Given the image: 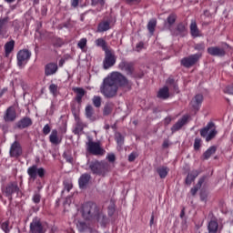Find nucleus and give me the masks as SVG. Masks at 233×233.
<instances>
[{
  "label": "nucleus",
  "instance_id": "nucleus-1",
  "mask_svg": "<svg viewBox=\"0 0 233 233\" xmlns=\"http://www.w3.org/2000/svg\"><path fill=\"white\" fill-rule=\"evenodd\" d=\"M132 86L123 74L113 72L107 77L104 78L100 86V93L106 99H113L117 96L119 87L130 89Z\"/></svg>",
  "mask_w": 233,
  "mask_h": 233
},
{
  "label": "nucleus",
  "instance_id": "nucleus-2",
  "mask_svg": "<svg viewBox=\"0 0 233 233\" xmlns=\"http://www.w3.org/2000/svg\"><path fill=\"white\" fill-rule=\"evenodd\" d=\"M82 216L84 219H95V221L100 223L102 227H105L106 223H108L106 215H105L94 202H86L82 206Z\"/></svg>",
  "mask_w": 233,
  "mask_h": 233
},
{
  "label": "nucleus",
  "instance_id": "nucleus-3",
  "mask_svg": "<svg viewBox=\"0 0 233 233\" xmlns=\"http://www.w3.org/2000/svg\"><path fill=\"white\" fill-rule=\"evenodd\" d=\"M89 169L92 174L106 177V174L110 172V164L105 161L95 160L89 163Z\"/></svg>",
  "mask_w": 233,
  "mask_h": 233
},
{
  "label": "nucleus",
  "instance_id": "nucleus-4",
  "mask_svg": "<svg viewBox=\"0 0 233 233\" xmlns=\"http://www.w3.org/2000/svg\"><path fill=\"white\" fill-rule=\"evenodd\" d=\"M201 137H206V141H212L218 136V130H216V124L214 122H208L207 126L200 129Z\"/></svg>",
  "mask_w": 233,
  "mask_h": 233
},
{
  "label": "nucleus",
  "instance_id": "nucleus-5",
  "mask_svg": "<svg viewBox=\"0 0 233 233\" xmlns=\"http://www.w3.org/2000/svg\"><path fill=\"white\" fill-rule=\"evenodd\" d=\"M86 145L87 152L93 156H105L106 154L105 148L101 147V142H95L92 138H89Z\"/></svg>",
  "mask_w": 233,
  "mask_h": 233
},
{
  "label": "nucleus",
  "instance_id": "nucleus-6",
  "mask_svg": "<svg viewBox=\"0 0 233 233\" xmlns=\"http://www.w3.org/2000/svg\"><path fill=\"white\" fill-rule=\"evenodd\" d=\"M45 168H37V165H33L27 169V174L30 179H33V181H35V179H37V176L40 177L41 178L45 177Z\"/></svg>",
  "mask_w": 233,
  "mask_h": 233
},
{
  "label": "nucleus",
  "instance_id": "nucleus-7",
  "mask_svg": "<svg viewBox=\"0 0 233 233\" xmlns=\"http://www.w3.org/2000/svg\"><path fill=\"white\" fill-rule=\"evenodd\" d=\"M9 156L10 157H15V159H18V157H21V156H23V146H21V143L19 141L15 140L14 143L11 144L9 149Z\"/></svg>",
  "mask_w": 233,
  "mask_h": 233
},
{
  "label": "nucleus",
  "instance_id": "nucleus-8",
  "mask_svg": "<svg viewBox=\"0 0 233 233\" xmlns=\"http://www.w3.org/2000/svg\"><path fill=\"white\" fill-rule=\"evenodd\" d=\"M201 58V54H194L189 56L184 57L181 59V65L182 66H185V68H190L196 65Z\"/></svg>",
  "mask_w": 233,
  "mask_h": 233
},
{
  "label": "nucleus",
  "instance_id": "nucleus-9",
  "mask_svg": "<svg viewBox=\"0 0 233 233\" xmlns=\"http://www.w3.org/2000/svg\"><path fill=\"white\" fill-rule=\"evenodd\" d=\"M105 54L104 68L105 70H108V68H112L116 65L117 58L112 50L106 51Z\"/></svg>",
  "mask_w": 233,
  "mask_h": 233
},
{
  "label": "nucleus",
  "instance_id": "nucleus-10",
  "mask_svg": "<svg viewBox=\"0 0 233 233\" xmlns=\"http://www.w3.org/2000/svg\"><path fill=\"white\" fill-rule=\"evenodd\" d=\"M135 65L136 64L134 62H128L123 59L119 63L118 68L123 72H126L127 76H134V72H136V68L134 67Z\"/></svg>",
  "mask_w": 233,
  "mask_h": 233
},
{
  "label": "nucleus",
  "instance_id": "nucleus-11",
  "mask_svg": "<svg viewBox=\"0 0 233 233\" xmlns=\"http://www.w3.org/2000/svg\"><path fill=\"white\" fill-rule=\"evenodd\" d=\"M46 229L41 223V219L39 218H33L32 222L30 223V231L29 233H45Z\"/></svg>",
  "mask_w": 233,
  "mask_h": 233
},
{
  "label": "nucleus",
  "instance_id": "nucleus-12",
  "mask_svg": "<svg viewBox=\"0 0 233 233\" xmlns=\"http://www.w3.org/2000/svg\"><path fill=\"white\" fill-rule=\"evenodd\" d=\"M4 192L7 198H12L13 194H19L20 189L17 182H10L7 184Z\"/></svg>",
  "mask_w": 233,
  "mask_h": 233
},
{
  "label": "nucleus",
  "instance_id": "nucleus-13",
  "mask_svg": "<svg viewBox=\"0 0 233 233\" xmlns=\"http://www.w3.org/2000/svg\"><path fill=\"white\" fill-rule=\"evenodd\" d=\"M31 56H32V53H30V51H28L27 49L20 50L17 54L18 66H23V64L26 63V61L30 59Z\"/></svg>",
  "mask_w": 233,
  "mask_h": 233
},
{
  "label": "nucleus",
  "instance_id": "nucleus-14",
  "mask_svg": "<svg viewBox=\"0 0 233 233\" xmlns=\"http://www.w3.org/2000/svg\"><path fill=\"white\" fill-rule=\"evenodd\" d=\"M171 35L180 37H185L187 35V25L183 23H179L175 29L169 28Z\"/></svg>",
  "mask_w": 233,
  "mask_h": 233
},
{
  "label": "nucleus",
  "instance_id": "nucleus-15",
  "mask_svg": "<svg viewBox=\"0 0 233 233\" xmlns=\"http://www.w3.org/2000/svg\"><path fill=\"white\" fill-rule=\"evenodd\" d=\"M4 119L6 123H12L17 119V113L15 112V108H14V106H10L6 109Z\"/></svg>",
  "mask_w": 233,
  "mask_h": 233
},
{
  "label": "nucleus",
  "instance_id": "nucleus-16",
  "mask_svg": "<svg viewBox=\"0 0 233 233\" xmlns=\"http://www.w3.org/2000/svg\"><path fill=\"white\" fill-rule=\"evenodd\" d=\"M208 54H209V56H213L214 57H223L227 53L223 47L210 46L208 48Z\"/></svg>",
  "mask_w": 233,
  "mask_h": 233
},
{
  "label": "nucleus",
  "instance_id": "nucleus-17",
  "mask_svg": "<svg viewBox=\"0 0 233 233\" xmlns=\"http://www.w3.org/2000/svg\"><path fill=\"white\" fill-rule=\"evenodd\" d=\"M85 116L88 121L94 123V121H97V116L96 115V111H94V106L92 105H87L85 108Z\"/></svg>",
  "mask_w": 233,
  "mask_h": 233
},
{
  "label": "nucleus",
  "instance_id": "nucleus-18",
  "mask_svg": "<svg viewBox=\"0 0 233 233\" xmlns=\"http://www.w3.org/2000/svg\"><path fill=\"white\" fill-rule=\"evenodd\" d=\"M188 121V116H183L178 121L171 127V132L174 134L177 130H181Z\"/></svg>",
  "mask_w": 233,
  "mask_h": 233
},
{
  "label": "nucleus",
  "instance_id": "nucleus-19",
  "mask_svg": "<svg viewBox=\"0 0 233 233\" xmlns=\"http://www.w3.org/2000/svg\"><path fill=\"white\" fill-rule=\"evenodd\" d=\"M49 141L50 143H52V145H61V142L63 141V137H59L57 129L52 130L49 136Z\"/></svg>",
  "mask_w": 233,
  "mask_h": 233
},
{
  "label": "nucleus",
  "instance_id": "nucleus-20",
  "mask_svg": "<svg viewBox=\"0 0 233 233\" xmlns=\"http://www.w3.org/2000/svg\"><path fill=\"white\" fill-rule=\"evenodd\" d=\"M73 92L76 94L75 100L78 105H81L83 102V97H85V95L86 94V91L83 87H73Z\"/></svg>",
  "mask_w": 233,
  "mask_h": 233
},
{
  "label": "nucleus",
  "instance_id": "nucleus-21",
  "mask_svg": "<svg viewBox=\"0 0 233 233\" xmlns=\"http://www.w3.org/2000/svg\"><path fill=\"white\" fill-rule=\"evenodd\" d=\"M92 179V176L88 173H85L80 176L78 179V184L80 188H86V185L90 183V180Z\"/></svg>",
  "mask_w": 233,
  "mask_h": 233
},
{
  "label": "nucleus",
  "instance_id": "nucleus-22",
  "mask_svg": "<svg viewBox=\"0 0 233 233\" xmlns=\"http://www.w3.org/2000/svg\"><path fill=\"white\" fill-rule=\"evenodd\" d=\"M16 127L20 130L28 128V127H32V119L30 117H24L16 123Z\"/></svg>",
  "mask_w": 233,
  "mask_h": 233
},
{
  "label": "nucleus",
  "instance_id": "nucleus-23",
  "mask_svg": "<svg viewBox=\"0 0 233 233\" xmlns=\"http://www.w3.org/2000/svg\"><path fill=\"white\" fill-rule=\"evenodd\" d=\"M57 64L56 63H49L46 66L45 68V75L46 76H54V74H56V72H57Z\"/></svg>",
  "mask_w": 233,
  "mask_h": 233
},
{
  "label": "nucleus",
  "instance_id": "nucleus-24",
  "mask_svg": "<svg viewBox=\"0 0 233 233\" xmlns=\"http://www.w3.org/2000/svg\"><path fill=\"white\" fill-rule=\"evenodd\" d=\"M190 34L192 37H202L203 35L201 34V31H199V28H198V24L196 21H192L190 24Z\"/></svg>",
  "mask_w": 233,
  "mask_h": 233
},
{
  "label": "nucleus",
  "instance_id": "nucleus-25",
  "mask_svg": "<svg viewBox=\"0 0 233 233\" xmlns=\"http://www.w3.org/2000/svg\"><path fill=\"white\" fill-rule=\"evenodd\" d=\"M201 103H203V96L201 94L196 95L193 100L191 101L192 107L195 110H199V107L201 106Z\"/></svg>",
  "mask_w": 233,
  "mask_h": 233
},
{
  "label": "nucleus",
  "instance_id": "nucleus-26",
  "mask_svg": "<svg viewBox=\"0 0 233 233\" xmlns=\"http://www.w3.org/2000/svg\"><path fill=\"white\" fill-rule=\"evenodd\" d=\"M208 233H218L219 232V223L218 220H210L208 224Z\"/></svg>",
  "mask_w": 233,
  "mask_h": 233
},
{
  "label": "nucleus",
  "instance_id": "nucleus-27",
  "mask_svg": "<svg viewBox=\"0 0 233 233\" xmlns=\"http://www.w3.org/2000/svg\"><path fill=\"white\" fill-rule=\"evenodd\" d=\"M199 174H201V171L199 170H193L191 173L187 174L186 177V185H192V182L195 181Z\"/></svg>",
  "mask_w": 233,
  "mask_h": 233
},
{
  "label": "nucleus",
  "instance_id": "nucleus-28",
  "mask_svg": "<svg viewBox=\"0 0 233 233\" xmlns=\"http://www.w3.org/2000/svg\"><path fill=\"white\" fill-rule=\"evenodd\" d=\"M110 29V21H102L97 25V32L103 33V32H108Z\"/></svg>",
  "mask_w": 233,
  "mask_h": 233
},
{
  "label": "nucleus",
  "instance_id": "nucleus-29",
  "mask_svg": "<svg viewBox=\"0 0 233 233\" xmlns=\"http://www.w3.org/2000/svg\"><path fill=\"white\" fill-rule=\"evenodd\" d=\"M206 179H207V176H203L202 177H200L198 179L197 186L192 187L190 190L192 196H195L196 194H198V190H199V188H201V187L205 183Z\"/></svg>",
  "mask_w": 233,
  "mask_h": 233
},
{
  "label": "nucleus",
  "instance_id": "nucleus-30",
  "mask_svg": "<svg viewBox=\"0 0 233 233\" xmlns=\"http://www.w3.org/2000/svg\"><path fill=\"white\" fill-rule=\"evenodd\" d=\"M15 46V41L11 40L5 45V56L8 57L10 54L14 51V46Z\"/></svg>",
  "mask_w": 233,
  "mask_h": 233
},
{
  "label": "nucleus",
  "instance_id": "nucleus-31",
  "mask_svg": "<svg viewBox=\"0 0 233 233\" xmlns=\"http://www.w3.org/2000/svg\"><path fill=\"white\" fill-rule=\"evenodd\" d=\"M96 45L97 46H99L100 48H102V50H104V52H108V45L106 44V41L103 38H98L95 41Z\"/></svg>",
  "mask_w": 233,
  "mask_h": 233
},
{
  "label": "nucleus",
  "instance_id": "nucleus-32",
  "mask_svg": "<svg viewBox=\"0 0 233 233\" xmlns=\"http://www.w3.org/2000/svg\"><path fill=\"white\" fill-rule=\"evenodd\" d=\"M169 96L170 94L168 93L167 86H164L158 91L157 97H159L160 99H168Z\"/></svg>",
  "mask_w": 233,
  "mask_h": 233
},
{
  "label": "nucleus",
  "instance_id": "nucleus-33",
  "mask_svg": "<svg viewBox=\"0 0 233 233\" xmlns=\"http://www.w3.org/2000/svg\"><path fill=\"white\" fill-rule=\"evenodd\" d=\"M194 50H196L197 54H201V57H203V52H205V49L207 48V46H205V42H200L198 44H195L193 46Z\"/></svg>",
  "mask_w": 233,
  "mask_h": 233
},
{
  "label": "nucleus",
  "instance_id": "nucleus-34",
  "mask_svg": "<svg viewBox=\"0 0 233 233\" xmlns=\"http://www.w3.org/2000/svg\"><path fill=\"white\" fill-rule=\"evenodd\" d=\"M112 110H114V104L110 102L106 103L103 109V116H110Z\"/></svg>",
  "mask_w": 233,
  "mask_h": 233
},
{
  "label": "nucleus",
  "instance_id": "nucleus-35",
  "mask_svg": "<svg viewBox=\"0 0 233 233\" xmlns=\"http://www.w3.org/2000/svg\"><path fill=\"white\" fill-rule=\"evenodd\" d=\"M85 124L80 119H77L74 134L79 136V134H81V132H83V130L85 129Z\"/></svg>",
  "mask_w": 233,
  "mask_h": 233
},
{
  "label": "nucleus",
  "instance_id": "nucleus-36",
  "mask_svg": "<svg viewBox=\"0 0 233 233\" xmlns=\"http://www.w3.org/2000/svg\"><path fill=\"white\" fill-rule=\"evenodd\" d=\"M168 167H159L157 168V172L159 175V177H161V179H165V177H167V176H168Z\"/></svg>",
  "mask_w": 233,
  "mask_h": 233
},
{
  "label": "nucleus",
  "instance_id": "nucleus-37",
  "mask_svg": "<svg viewBox=\"0 0 233 233\" xmlns=\"http://www.w3.org/2000/svg\"><path fill=\"white\" fill-rule=\"evenodd\" d=\"M157 25V20L151 19L147 24V30L151 35H154V32H156V26Z\"/></svg>",
  "mask_w": 233,
  "mask_h": 233
},
{
  "label": "nucleus",
  "instance_id": "nucleus-38",
  "mask_svg": "<svg viewBox=\"0 0 233 233\" xmlns=\"http://www.w3.org/2000/svg\"><path fill=\"white\" fill-rule=\"evenodd\" d=\"M216 150H217V148H216L215 146L210 147L203 154L204 159H209V157H210L211 156H213V154H216Z\"/></svg>",
  "mask_w": 233,
  "mask_h": 233
},
{
  "label": "nucleus",
  "instance_id": "nucleus-39",
  "mask_svg": "<svg viewBox=\"0 0 233 233\" xmlns=\"http://www.w3.org/2000/svg\"><path fill=\"white\" fill-rule=\"evenodd\" d=\"M8 21H10L8 16L0 19V35L3 34V30H5L6 25H8Z\"/></svg>",
  "mask_w": 233,
  "mask_h": 233
},
{
  "label": "nucleus",
  "instance_id": "nucleus-40",
  "mask_svg": "<svg viewBox=\"0 0 233 233\" xmlns=\"http://www.w3.org/2000/svg\"><path fill=\"white\" fill-rule=\"evenodd\" d=\"M76 228L79 230V232H86L88 229V226L86 222L78 221L76 224Z\"/></svg>",
  "mask_w": 233,
  "mask_h": 233
},
{
  "label": "nucleus",
  "instance_id": "nucleus-41",
  "mask_svg": "<svg viewBox=\"0 0 233 233\" xmlns=\"http://www.w3.org/2000/svg\"><path fill=\"white\" fill-rule=\"evenodd\" d=\"M92 6H97L100 5V8L97 9V12H101L102 8L105 6V0H91Z\"/></svg>",
  "mask_w": 233,
  "mask_h": 233
},
{
  "label": "nucleus",
  "instance_id": "nucleus-42",
  "mask_svg": "<svg viewBox=\"0 0 233 233\" xmlns=\"http://www.w3.org/2000/svg\"><path fill=\"white\" fill-rule=\"evenodd\" d=\"M86 43H88V40H86V38H81L77 43V46L78 48L81 49L82 52H85V48L86 47Z\"/></svg>",
  "mask_w": 233,
  "mask_h": 233
},
{
  "label": "nucleus",
  "instance_id": "nucleus-43",
  "mask_svg": "<svg viewBox=\"0 0 233 233\" xmlns=\"http://www.w3.org/2000/svg\"><path fill=\"white\" fill-rule=\"evenodd\" d=\"M92 103L96 108H99L101 106V96H95L92 98Z\"/></svg>",
  "mask_w": 233,
  "mask_h": 233
},
{
  "label": "nucleus",
  "instance_id": "nucleus-44",
  "mask_svg": "<svg viewBox=\"0 0 233 233\" xmlns=\"http://www.w3.org/2000/svg\"><path fill=\"white\" fill-rule=\"evenodd\" d=\"M0 227L5 233H9L10 232V221L6 220L0 224Z\"/></svg>",
  "mask_w": 233,
  "mask_h": 233
},
{
  "label": "nucleus",
  "instance_id": "nucleus-45",
  "mask_svg": "<svg viewBox=\"0 0 233 233\" xmlns=\"http://www.w3.org/2000/svg\"><path fill=\"white\" fill-rule=\"evenodd\" d=\"M224 94L233 96V84H230L224 88Z\"/></svg>",
  "mask_w": 233,
  "mask_h": 233
},
{
  "label": "nucleus",
  "instance_id": "nucleus-46",
  "mask_svg": "<svg viewBox=\"0 0 233 233\" xmlns=\"http://www.w3.org/2000/svg\"><path fill=\"white\" fill-rule=\"evenodd\" d=\"M176 19H177L176 15H174V14L169 15L168 17H167L168 25L170 26H172V25H174V23H176Z\"/></svg>",
  "mask_w": 233,
  "mask_h": 233
},
{
  "label": "nucleus",
  "instance_id": "nucleus-47",
  "mask_svg": "<svg viewBox=\"0 0 233 233\" xmlns=\"http://www.w3.org/2000/svg\"><path fill=\"white\" fill-rule=\"evenodd\" d=\"M64 187H65V189L67 192H69L74 187V185L72 184V182L66 180V181H64Z\"/></svg>",
  "mask_w": 233,
  "mask_h": 233
},
{
  "label": "nucleus",
  "instance_id": "nucleus-48",
  "mask_svg": "<svg viewBox=\"0 0 233 233\" xmlns=\"http://www.w3.org/2000/svg\"><path fill=\"white\" fill-rule=\"evenodd\" d=\"M116 139L118 145H123V143L125 142V137H123V135H121V133L116 134Z\"/></svg>",
  "mask_w": 233,
  "mask_h": 233
},
{
  "label": "nucleus",
  "instance_id": "nucleus-49",
  "mask_svg": "<svg viewBox=\"0 0 233 233\" xmlns=\"http://www.w3.org/2000/svg\"><path fill=\"white\" fill-rule=\"evenodd\" d=\"M49 91L51 92V94H53V96H56L57 94V85L51 84L49 86Z\"/></svg>",
  "mask_w": 233,
  "mask_h": 233
},
{
  "label": "nucleus",
  "instance_id": "nucleus-50",
  "mask_svg": "<svg viewBox=\"0 0 233 233\" xmlns=\"http://www.w3.org/2000/svg\"><path fill=\"white\" fill-rule=\"evenodd\" d=\"M195 150H199L201 148V138H196L194 142Z\"/></svg>",
  "mask_w": 233,
  "mask_h": 233
},
{
  "label": "nucleus",
  "instance_id": "nucleus-51",
  "mask_svg": "<svg viewBox=\"0 0 233 233\" xmlns=\"http://www.w3.org/2000/svg\"><path fill=\"white\" fill-rule=\"evenodd\" d=\"M52 130V128H50V125L46 124L44 127H43V134L45 136H48V134H50V131Z\"/></svg>",
  "mask_w": 233,
  "mask_h": 233
},
{
  "label": "nucleus",
  "instance_id": "nucleus-52",
  "mask_svg": "<svg viewBox=\"0 0 233 233\" xmlns=\"http://www.w3.org/2000/svg\"><path fill=\"white\" fill-rule=\"evenodd\" d=\"M33 201L34 203H40L41 202V195L39 193H35L34 196H33Z\"/></svg>",
  "mask_w": 233,
  "mask_h": 233
},
{
  "label": "nucleus",
  "instance_id": "nucleus-53",
  "mask_svg": "<svg viewBox=\"0 0 233 233\" xmlns=\"http://www.w3.org/2000/svg\"><path fill=\"white\" fill-rule=\"evenodd\" d=\"M167 83V85H172L174 89L177 91V86L176 85V81L174 80V78H168Z\"/></svg>",
  "mask_w": 233,
  "mask_h": 233
},
{
  "label": "nucleus",
  "instance_id": "nucleus-54",
  "mask_svg": "<svg viewBox=\"0 0 233 233\" xmlns=\"http://www.w3.org/2000/svg\"><path fill=\"white\" fill-rule=\"evenodd\" d=\"M114 212H116V208H114V206H109L107 208L108 216L110 217L114 216Z\"/></svg>",
  "mask_w": 233,
  "mask_h": 233
},
{
  "label": "nucleus",
  "instance_id": "nucleus-55",
  "mask_svg": "<svg viewBox=\"0 0 233 233\" xmlns=\"http://www.w3.org/2000/svg\"><path fill=\"white\" fill-rule=\"evenodd\" d=\"M63 157H65L66 161H67V163H72L74 161V158L66 153H64Z\"/></svg>",
  "mask_w": 233,
  "mask_h": 233
},
{
  "label": "nucleus",
  "instance_id": "nucleus-56",
  "mask_svg": "<svg viewBox=\"0 0 233 233\" xmlns=\"http://www.w3.org/2000/svg\"><path fill=\"white\" fill-rule=\"evenodd\" d=\"M145 46V44L143 42H139L138 44H137L136 48H137V52H141V50H143Z\"/></svg>",
  "mask_w": 233,
  "mask_h": 233
},
{
  "label": "nucleus",
  "instance_id": "nucleus-57",
  "mask_svg": "<svg viewBox=\"0 0 233 233\" xmlns=\"http://www.w3.org/2000/svg\"><path fill=\"white\" fill-rule=\"evenodd\" d=\"M136 157H137V153H131L128 156V161H130V163H132L133 161H136Z\"/></svg>",
  "mask_w": 233,
  "mask_h": 233
},
{
  "label": "nucleus",
  "instance_id": "nucleus-58",
  "mask_svg": "<svg viewBox=\"0 0 233 233\" xmlns=\"http://www.w3.org/2000/svg\"><path fill=\"white\" fill-rule=\"evenodd\" d=\"M64 45H65V43L61 39H56V43H54V46H56L58 48Z\"/></svg>",
  "mask_w": 233,
  "mask_h": 233
},
{
  "label": "nucleus",
  "instance_id": "nucleus-59",
  "mask_svg": "<svg viewBox=\"0 0 233 233\" xmlns=\"http://www.w3.org/2000/svg\"><path fill=\"white\" fill-rule=\"evenodd\" d=\"M107 159H108L109 163H114V161H116V155H114V154L108 155Z\"/></svg>",
  "mask_w": 233,
  "mask_h": 233
},
{
  "label": "nucleus",
  "instance_id": "nucleus-60",
  "mask_svg": "<svg viewBox=\"0 0 233 233\" xmlns=\"http://www.w3.org/2000/svg\"><path fill=\"white\" fill-rule=\"evenodd\" d=\"M132 76H133V77H137L138 79H141L145 76V73H143V72L134 73Z\"/></svg>",
  "mask_w": 233,
  "mask_h": 233
},
{
  "label": "nucleus",
  "instance_id": "nucleus-61",
  "mask_svg": "<svg viewBox=\"0 0 233 233\" xmlns=\"http://www.w3.org/2000/svg\"><path fill=\"white\" fill-rule=\"evenodd\" d=\"M78 5L79 0H71V6H73V8H77Z\"/></svg>",
  "mask_w": 233,
  "mask_h": 233
},
{
  "label": "nucleus",
  "instance_id": "nucleus-62",
  "mask_svg": "<svg viewBox=\"0 0 233 233\" xmlns=\"http://www.w3.org/2000/svg\"><path fill=\"white\" fill-rule=\"evenodd\" d=\"M127 1V3L128 4V5H132V4H137V3H139L141 0H126Z\"/></svg>",
  "mask_w": 233,
  "mask_h": 233
},
{
  "label": "nucleus",
  "instance_id": "nucleus-63",
  "mask_svg": "<svg viewBox=\"0 0 233 233\" xmlns=\"http://www.w3.org/2000/svg\"><path fill=\"white\" fill-rule=\"evenodd\" d=\"M200 199H201V201H207V194L201 193L200 194Z\"/></svg>",
  "mask_w": 233,
  "mask_h": 233
},
{
  "label": "nucleus",
  "instance_id": "nucleus-64",
  "mask_svg": "<svg viewBox=\"0 0 233 233\" xmlns=\"http://www.w3.org/2000/svg\"><path fill=\"white\" fill-rule=\"evenodd\" d=\"M163 148H168V140H165L162 144Z\"/></svg>",
  "mask_w": 233,
  "mask_h": 233
}]
</instances>
